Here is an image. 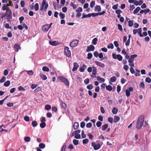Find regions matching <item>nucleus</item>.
I'll use <instances>...</instances> for the list:
<instances>
[{"instance_id": "obj_4", "label": "nucleus", "mask_w": 151, "mask_h": 151, "mask_svg": "<svg viewBox=\"0 0 151 151\" xmlns=\"http://www.w3.org/2000/svg\"><path fill=\"white\" fill-rule=\"evenodd\" d=\"M112 56L114 59H117L119 61L122 60L123 59L122 57L120 54L116 55L115 54L113 53L112 54Z\"/></svg>"}, {"instance_id": "obj_61", "label": "nucleus", "mask_w": 151, "mask_h": 151, "mask_svg": "<svg viewBox=\"0 0 151 151\" xmlns=\"http://www.w3.org/2000/svg\"><path fill=\"white\" fill-rule=\"evenodd\" d=\"M84 82L86 84H87L89 82V79L88 78H87L84 80Z\"/></svg>"}, {"instance_id": "obj_60", "label": "nucleus", "mask_w": 151, "mask_h": 151, "mask_svg": "<svg viewBox=\"0 0 151 151\" xmlns=\"http://www.w3.org/2000/svg\"><path fill=\"white\" fill-rule=\"evenodd\" d=\"M24 17L23 16L19 18V20L21 24L22 23V22L24 20Z\"/></svg>"}, {"instance_id": "obj_29", "label": "nucleus", "mask_w": 151, "mask_h": 151, "mask_svg": "<svg viewBox=\"0 0 151 151\" xmlns=\"http://www.w3.org/2000/svg\"><path fill=\"white\" fill-rule=\"evenodd\" d=\"M10 84V82L8 80L5 82L4 83V86L6 87L9 86Z\"/></svg>"}, {"instance_id": "obj_41", "label": "nucleus", "mask_w": 151, "mask_h": 151, "mask_svg": "<svg viewBox=\"0 0 151 151\" xmlns=\"http://www.w3.org/2000/svg\"><path fill=\"white\" fill-rule=\"evenodd\" d=\"M78 142L79 141L78 140L75 139H73V143L75 145H77L78 144Z\"/></svg>"}, {"instance_id": "obj_28", "label": "nucleus", "mask_w": 151, "mask_h": 151, "mask_svg": "<svg viewBox=\"0 0 151 151\" xmlns=\"http://www.w3.org/2000/svg\"><path fill=\"white\" fill-rule=\"evenodd\" d=\"M45 147V145L43 143H40L39 145V147L40 149H43Z\"/></svg>"}, {"instance_id": "obj_64", "label": "nucleus", "mask_w": 151, "mask_h": 151, "mask_svg": "<svg viewBox=\"0 0 151 151\" xmlns=\"http://www.w3.org/2000/svg\"><path fill=\"white\" fill-rule=\"evenodd\" d=\"M24 120L26 122H28L29 120V117L27 116H25L24 117Z\"/></svg>"}, {"instance_id": "obj_14", "label": "nucleus", "mask_w": 151, "mask_h": 151, "mask_svg": "<svg viewBox=\"0 0 151 151\" xmlns=\"http://www.w3.org/2000/svg\"><path fill=\"white\" fill-rule=\"evenodd\" d=\"M78 64L77 63H73V67L72 69V71H74L76 70L78 67Z\"/></svg>"}, {"instance_id": "obj_48", "label": "nucleus", "mask_w": 151, "mask_h": 151, "mask_svg": "<svg viewBox=\"0 0 151 151\" xmlns=\"http://www.w3.org/2000/svg\"><path fill=\"white\" fill-rule=\"evenodd\" d=\"M133 22L130 20L128 21V25L129 27H132L133 25Z\"/></svg>"}, {"instance_id": "obj_5", "label": "nucleus", "mask_w": 151, "mask_h": 151, "mask_svg": "<svg viewBox=\"0 0 151 151\" xmlns=\"http://www.w3.org/2000/svg\"><path fill=\"white\" fill-rule=\"evenodd\" d=\"M91 145L93 147V149L95 150H97L101 148V145L99 144H96L95 142H92L91 143Z\"/></svg>"}, {"instance_id": "obj_57", "label": "nucleus", "mask_w": 151, "mask_h": 151, "mask_svg": "<svg viewBox=\"0 0 151 151\" xmlns=\"http://www.w3.org/2000/svg\"><path fill=\"white\" fill-rule=\"evenodd\" d=\"M88 140L87 139H83V144H87L88 142Z\"/></svg>"}, {"instance_id": "obj_37", "label": "nucleus", "mask_w": 151, "mask_h": 151, "mask_svg": "<svg viewBox=\"0 0 151 151\" xmlns=\"http://www.w3.org/2000/svg\"><path fill=\"white\" fill-rule=\"evenodd\" d=\"M32 124L33 127H36L37 125V122L35 121H33L32 123Z\"/></svg>"}, {"instance_id": "obj_26", "label": "nucleus", "mask_w": 151, "mask_h": 151, "mask_svg": "<svg viewBox=\"0 0 151 151\" xmlns=\"http://www.w3.org/2000/svg\"><path fill=\"white\" fill-rule=\"evenodd\" d=\"M91 14H83V16L81 17V19H83L84 18H86L87 17H91Z\"/></svg>"}, {"instance_id": "obj_6", "label": "nucleus", "mask_w": 151, "mask_h": 151, "mask_svg": "<svg viewBox=\"0 0 151 151\" xmlns=\"http://www.w3.org/2000/svg\"><path fill=\"white\" fill-rule=\"evenodd\" d=\"M64 51L65 55L67 57H70L71 55V52L69 50V48L68 47H67L64 48Z\"/></svg>"}, {"instance_id": "obj_63", "label": "nucleus", "mask_w": 151, "mask_h": 151, "mask_svg": "<svg viewBox=\"0 0 151 151\" xmlns=\"http://www.w3.org/2000/svg\"><path fill=\"white\" fill-rule=\"evenodd\" d=\"M101 122L99 121L97 122L96 123V125L98 127H100L101 126Z\"/></svg>"}, {"instance_id": "obj_3", "label": "nucleus", "mask_w": 151, "mask_h": 151, "mask_svg": "<svg viewBox=\"0 0 151 151\" xmlns=\"http://www.w3.org/2000/svg\"><path fill=\"white\" fill-rule=\"evenodd\" d=\"M48 7V4L47 3L46 0H43L41 5V7L40 8V10L42 11L44 9V10L46 11Z\"/></svg>"}, {"instance_id": "obj_32", "label": "nucleus", "mask_w": 151, "mask_h": 151, "mask_svg": "<svg viewBox=\"0 0 151 151\" xmlns=\"http://www.w3.org/2000/svg\"><path fill=\"white\" fill-rule=\"evenodd\" d=\"M42 70L44 71L49 72V68L46 66L43 67Z\"/></svg>"}, {"instance_id": "obj_21", "label": "nucleus", "mask_w": 151, "mask_h": 151, "mask_svg": "<svg viewBox=\"0 0 151 151\" xmlns=\"http://www.w3.org/2000/svg\"><path fill=\"white\" fill-rule=\"evenodd\" d=\"M108 125L107 124H105L103 125L102 127V130L103 131H105L107 128Z\"/></svg>"}, {"instance_id": "obj_46", "label": "nucleus", "mask_w": 151, "mask_h": 151, "mask_svg": "<svg viewBox=\"0 0 151 151\" xmlns=\"http://www.w3.org/2000/svg\"><path fill=\"white\" fill-rule=\"evenodd\" d=\"M4 27L7 29H11L12 28V27L10 26L9 24L8 23H6L4 25Z\"/></svg>"}, {"instance_id": "obj_50", "label": "nucleus", "mask_w": 151, "mask_h": 151, "mask_svg": "<svg viewBox=\"0 0 151 151\" xmlns=\"http://www.w3.org/2000/svg\"><path fill=\"white\" fill-rule=\"evenodd\" d=\"M62 106L63 108L65 109L67 108V105L64 102H63L62 104Z\"/></svg>"}, {"instance_id": "obj_54", "label": "nucleus", "mask_w": 151, "mask_h": 151, "mask_svg": "<svg viewBox=\"0 0 151 151\" xmlns=\"http://www.w3.org/2000/svg\"><path fill=\"white\" fill-rule=\"evenodd\" d=\"M70 6H72L73 9H76L77 8L76 5L74 4L73 2H71L70 4Z\"/></svg>"}, {"instance_id": "obj_36", "label": "nucleus", "mask_w": 151, "mask_h": 151, "mask_svg": "<svg viewBox=\"0 0 151 151\" xmlns=\"http://www.w3.org/2000/svg\"><path fill=\"white\" fill-rule=\"evenodd\" d=\"M97 80L98 81H101V82H103L105 81V80L103 78H102L100 77L99 76H98L97 77Z\"/></svg>"}, {"instance_id": "obj_52", "label": "nucleus", "mask_w": 151, "mask_h": 151, "mask_svg": "<svg viewBox=\"0 0 151 151\" xmlns=\"http://www.w3.org/2000/svg\"><path fill=\"white\" fill-rule=\"evenodd\" d=\"M145 81L146 82L149 83L151 82V79L149 77H147L145 79Z\"/></svg>"}, {"instance_id": "obj_34", "label": "nucleus", "mask_w": 151, "mask_h": 151, "mask_svg": "<svg viewBox=\"0 0 151 151\" xmlns=\"http://www.w3.org/2000/svg\"><path fill=\"white\" fill-rule=\"evenodd\" d=\"M24 141L27 142H29L31 140V138L29 137H25L24 138Z\"/></svg>"}, {"instance_id": "obj_49", "label": "nucleus", "mask_w": 151, "mask_h": 151, "mask_svg": "<svg viewBox=\"0 0 151 151\" xmlns=\"http://www.w3.org/2000/svg\"><path fill=\"white\" fill-rule=\"evenodd\" d=\"M110 80L112 82H114L116 81V78L115 77L113 76L111 78Z\"/></svg>"}, {"instance_id": "obj_53", "label": "nucleus", "mask_w": 151, "mask_h": 151, "mask_svg": "<svg viewBox=\"0 0 151 151\" xmlns=\"http://www.w3.org/2000/svg\"><path fill=\"white\" fill-rule=\"evenodd\" d=\"M27 73L30 76H32L33 75L34 73L32 70L27 71Z\"/></svg>"}, {"instance_id": "obj_62", "label": "nucleus", "mask_w": 151, "mask_h": 151, "mask_svg": "<svg viewBox=\"0 0 151 151\" xmlns=\"http://www.w3.org/2000/svg\"><path fill=\"white\" fill-rule=\"evenodd\" d=\"M109 122H110L112 124L113 122V119L111 117H109L108 118V119Z\"/></svg>"}, {"instance_id": "obj_19", "label": "nucleus", "mask_w": 151, "mask_h": 151, "mask_svg": "<svg viewBox=\"0 0 151 151\" xmlns=\"http://www.w3.org/2000/svg\"><path fill=\"white\" fill-rule=\"evenodd\" d=\"M137 33H139V35L141 37H142L143 36V35L142 34V29L141 28H139L137 29Z\"/></svg>"}, {"instance_id": "obj_25", "label": "nucleus", "mask_w": 151, "mask_h": 151, "mask_svg": "<svg viewBox=\"0 0 151 151\" xmlns=\"http://www.w3.org/2000/svg\"><path fill=\"white\" fill-rule=\"evenodd\" d=\"M140 9H141L139 7H137L134 10L133 12V13L134 14H137Z\"/></svg>"}, {"instance_id": "obj_12", "label": "nucleus", "mask_w": 151, "mask_h": 151, "mask_svg": "<svg viewBox=\"0 0 151 151\" xmlns=\"http://www.w3.org/2000/svg\"><path fill=\"white\" fill-rule=\"evenodd\" d=\"M14 48L15 51L16 52H18L19 49H20V47L18 43H17L14 45Z\"/></svg>"}, {"instance_id": "obj_59", "label": "nucleus", "mask_w": 151, "mask_h": 151, "mask_svg": "<svg viewBox=\"0 0 151 151\" xmlns=\"http://www.w3.org/2000/svg\"><path fill=\"white\" fill-rule=\"evenodd\" d=\"M95 5V2L94 1H92L90 4V6L91 8H93L94 7Z\"/></svg>"}, {"instance_id": "obj_8", "label": "nucleus", "mask_w": 151, "mask_h": 151, "mask_svg": "<svg viewBox=\"0 0 151 151\" xmlns=\"http://www.w3.org/2000/svg\"><path fill=\"white\" fill-rule=\"evenodd\" d=\"M133 91V88L132 87H130L128 89H126L125 90V93L126 96L127 97H129L130 95V91Z\"/></svg>"}, {"instance_id": "obj_38", "label": "nucleus", "mask_w": 151, "mask_h": 151, "mask_svg": "<svg viewBox=\"0 0 151 151\" xmlns=\"http://www.w3.org/2000/svg\"><path fill=\"white\" fill-rule=\"evenodd\" d=\"M107 47L109 49H113L114 48L113 45L112 43H110L108 45Z\"/></svg>"}, {"instance_id": "obj_42", "label": "nucleus", "mask_w": 151, "mask_h": 151, "mask_svg": "<svg viewBox=\"0 0 151 151\" xmlns=\"http://www.w3.org/2000/svg\"><path fill=\"white\" fill-rule=\"evenodd\" d=\"M82 8L81 7H79L76 10V12L77 13L81 12L82 11Z\"/></svg>"}, {"instance_id": "obj_22", "label": "nucleus", "mask_w": 151, "mask_h": 151, "mask_svg": "<svg viewBox=\"0 0 151 151\" xmlns=\"http://www.w3.org/2000/svg\"><path fill=\"white\" fill-rule=\"evenodd\" d=\"M118 111V109L115 107H114L112 111V112L113 114H117V112Z\"/></svg>"}, {"instance_id": "obj_9", "label": "nucleus", "mask_w": 151, "mask_h": 151, "mask_svg": "<svg viewBox=\"0 0 151 151\" xmlns=\"http://www.w3.org/2000/svg\"><path fill=\"white\" fill-rule=\"evenodd\" d=\"M50 28V27H49L48 24L43 25L42 27V30L45 32H47Z\"/></svg>"}, {"instance_id": "obj_33", "label": "nucleus", "mask_w": 151, "mask_h": 151, "mask_svg": "<svg viewBox=\"0 0 151 151\" xmlns=\"http://www.w3.org/2000/svg\"><path fill=\"white\" fill-rule=\"evenodd\" d=\"M140 75V70L136 69V72L135 73V76H139Z\"/></svg>"}, {"instance_id": "obj_23", "label": "nucleus", "mask_w": 151, "mask_h": 151, "mask_svg": "<svg viewBox=\"0 0 151 151\" xmlns=\"http://www.w3.org/2000/svg\"><path fill=\"white\" fill-rule=\"evenodd\" d=\"M120 119V117L116 116H115L114 117V122L115 123H116Z\"/></svg>"}, {"instance_id": "obj_31", "label": "nucleus", "mask_w": 151, "mask_h": 151, "mask_svg": "<svg viewBox=\"0 0 151 151\" xmlns=\"http://www.w3.org/2000/svg\"><path fill=\"white\" fill-rule=\"evenodd\" d=\"M98 41V39L96 37L94 38L92 40V43L94 45H96L97 43V41Z\"/></svg>"}, {"instance_id": "obj_11", "label": "nucleus", "mask_w": 151, "mask_h": 151, "mask_svg": "<svg viewBox=\"0 0 151 151\" xmlns=\"http://www.w3.org/2000/svg\"><path fill=\"white\" fill-rule=\"evenodd\" d=\"M137 56V55L136 54H134L133 55H132L131 56V58L129 59L128 60V62L129 63H132L134 59V58L135 57H136Z\"/></svg>"}, {"instance_id": "obj_39", "label": "nucleus", "mask_w": 151, "mask_h": 151, "mask_svg": "<svg viewBox=\"0 0 151 151\" xmlns=\"http://www.w3.org/2000/svg\"><path fill=\"white\" fill-rule=\"evenodd\" d=\"M87 88L89 90H91L93 88V86L91 84H90L87 86Z\"/></svg>"}, {"instance_id": "obj_40", "label": "nucleus", "mask_w": 151, "mask_h": 151, "mask_svg": "<svg viewBox=\"0 0 151 151\" xmlns=\"http://www.w3.org/2000/svg\"><path fill=\"white\" fill-rule=\"evenodd\" d=\"M93 56V55L91 53H89L87 55V58L88 59H91Z\"/></svg>"}, {"instance_id": "obj_20", "label": "nucleus", "mask_w": 151, "mask_h": 151, "mask_svg": "<svg viewBox=\"0 0 151 151\" xmlns=\"http://www.w3.org/2000/svg\"><path fill=\"white\" fill-rule=\"evenodd\" d=\"M49 43L50 45L52 46H56L58 45L57 42L55 41H52L50 40Z\"/></svg>"}, {"instance_id": "obj_24", "label": "nucleus", "mask_w": 151, "mask_h": 151, "mask_svg": "<svg viewBox=\"0 0 151 151\" xmlns=\"http://www.w3.org/2000/svg\"><path fill=\"white\" fill-rule=\"evenodd\" d=\"M79 127V124L77 122H75L73 125V128L76 130L78 129Z\"/></svg>"}, {"instance_id": "obj_47", "label": "nucleus", "mask_w": 151, "mask_h": 151, "mask_svg": "<svg viewBox=\"0 0 151 151\" xmlns=\"http://www.w3.org/2000/svg\"><path fill=\"white\" fill-rule=\"evenodd\" d=\"M42 90L41 88L39 87L35 90V91L36 92H38Z\"/></svg>"}, {"instance_id": "obj_17", "label": "nucleus", "mask_w": 151, "mask_h": 151, "mask_svg": "<svg viewBox=\"0 0 151 151\" xmlns=\"http://www.w3.org/2000/svg\"><path fill=\"white\" fill-rule=\"evenodd\" d=\"M10 5L8 4H4L3 5V6L2 7V9L3 10L5 11L8 8V6H10Z\"/></svg>"}, {"instance_id": "obj_35", "label": "nucleus", "mask_w": 151, "mask_h": 151, "mask_svg": "<svg viewBox=\"0 0 151 151\" xmlns=\"http://www.w3.org/2000/svg\"><path fill=\"white\" fill-rule=\"evenodd\" d=\"M40 126L42 128H44L46 126V123L45 122H42L40 124Z\"/></svg>"}, {"instance_id": "obj_10", "label": "nucleus", "mask_w": 151, "mask_h": 151, "mask_svg": "<svg viewBox=\"0 0 151 151\" xmlns=\"http://www.w3.org/2000/svg\"><path fill=\"white\" fill-rule=\"evenodd\" d=\"M95 47L92 45H90L89 46H88L87 49L86 50V51L87 52H90V51H93L94 50Z\"/></svg>"}, {"instance_id": "obj_7", "label": "nucleus", "mask_w": 151, "mask_h": 151, "mask_svg": "<svg viewBox=\"0 0 151 151\" xmlns=\"http://www.w3.org/2000/svg\"><path fill=\"white\" fill-rule=\"evenodd\" d=\"M78 40H75L71 42L70 45L72 47H75L77 45L78 43Z\"/></svg>"}, {"instance_id": "obj_55", "label": "nucleus", "mask_w": 151, "mask_h": 151, "mask_svg": "<svg viewBox=\"0 0 151 151\" xmlns=\"http://www.w3.org/2000/svg\"><path fill=\"white\" fill-rule=\"evenodd\" d=\"M6 80V78L4 76H3L0 80V82L2 83L4 82Z\"/></svg>"}, {"instance_id": "obj_58", "label": "nucleus", "mask_w": 151, "mask_h": 151, "mask_svg": "<svg viewBox=\"0 0 151 151\" xmlns=\"http://www.w3.org/2000/svg\"><path fill=\"white\" fill-rule=\"evenodd\" d=\"M66 147V145L65 144L63 145V147L62 148L60 151H65V149Z\"/></svg>"}, {"instance_id": "obj_13", "label": "nucleus", "mask_w": 151, "mask_h": 151, "mask_svg": "<svg viewBox=\"0 0 151 151\" xmlns=\"http://www.w3.org/2000/svg\"><path fill=\"white\" fill-rule=\"evenodd\" d=\"M95 62L97 65L100 66L101 68H104L105 66V65L104 63H102L98 61H95Z\"/></svg>"}, {"instance_id": "obj_2", "label": "nucleus", "mask_w": 151, "mask_h": 151, "mask_svg": "<svg viewBox=\"0 0 151 151\" xmlns=\"http://www.w3.org/2000/svg\"><path fill=\"white\" fill-rule=\"evenodd\" d=\"M58 79L63 82L66 86L69 87L70 82L67 79L62 76H59Z\"/></svg>"}, {"instance_id": "obj_56", "label": "nucleus", "mask_w": 151, "mask_h": 151, "mask_svg": "<svg viewBox=\"0 0 151 151\" xmlns=\"http://www.w3.org/2000/svg\"><path fill=\"white\" fill-rule=\"evenodd\" d=\"M85 125V123L84 122H81L80 123V126L82 128H83Z\"/></svg>"}, {"instance_id": "obj_1", "label": "nucleus", "mask_w": 151, "mask_h": 151, "mask_svg": "<svg viewBox=\"0 0 151 151\" xmlns=\"http://www.w3.org/2000/svg\"><path fill=\"white\" fill-rule=\"evenodd\" d=\"M144 120V116L143 115L139 116L137 121L136 127L138 129H140L142 127Z\"/></svg>"}, {"instance_id": "obj_30", "label": "nucleus", "mask_w": 151, "mask_h": 151, "mask_svg": "<svg viewBox=\"0 0 151 151\" xmlns=\"http://www.w3.org/2000/svg\"><path fill=\"white\" fill-rule=\"evenodd\" d=\"M51 108V106L49 104H46L45 106V109L48 111L50 110Z\"/></svg>"}, {"instance_id": "obj_16", "label": "nucleus", "mask_w": 151, "mask_h": 151, "mask_svg": "<svg viewBox=\"0 0 151 151\" xmlns=\"http://www.w3.org/2000/svg\"><path fill=\"white\" fill-rule=\"evenodd\" d=\"M5 14L6 16L9 15L10 14H12L11 10L9 9V8H8L7 9L5 13Z\"/></svg>"}, {"instance_id": "obj_45", "label": "nucleus", "mask_w": 151, "mask_h": 151, "mask_svg": "<svg viewBox=\"0 0 151 151\" xmlns=\"http://www.w3.org/2000/svg\"><path fill=\"white\" fill-rule=\"evenodd\" d=\"M59 16L60 17L61 19H64L65 17V14H63L61 12H60L59 13Z\"/></svg>"}, {"instance_id": "obj_44", "label": "nucleus", "mask_w": 151, "mask_h": 151, "mask_svg": "<svg viewBox=\"0 0 151 151\" xmlns=\"http://www.w3.org/2000/svg\"><path fill=\"white\" fill-rule=\"evenodd\" d=\"M35 9L36 11H37L39 10V4L38 3H36L35 4Z\"/></svg>"}, {"instance_id": "obj_27", "label": "nucleus", "mask_w": 151, "mask_h": 151, "mask_svg": "<svg viewBox=\"0 0 151 151\" xmlns=\"http://www.w3.org/2000/svg\"><path fill=\"white\" fill-rule=\"evenodd\" d=\"M112 87L110 85L106 86V89L109 91H111L112 90Z\"/></svg>"}, {"instance_id": "obj_51", "label": "nucleus", "mask_w": 151, "mask_h": 151, "mask_svg": "<svg viewBox=\"0 0 151 151\" xmlns=\"http://www.w3.org/2000/svg\"><path fill=\"white\" fill-rule=\"evenodd\" d=\"M130 9L129 10L130 12L132 11L133 9H134L135 8V6L134 5H130Z\"/></svg>"}, {"instance_id": "obj_43", "label": "nucleus", "mask_w": 151, "mask_h": 151, "mask_svg": "<svg viewBox=\"0 0 151 151\" xmlns=\"http://www.w3.org/2000/svg\"><path fill=\"white\" fill-rule=\"evenodd\" d=\"M6 16L7 19L8 20V21H11L10 19L12 18V14H10L9 15H7Z\"/></svg>"}, {"instance_id": "obj_15", "label": "nucleus", "mask_w": 151, "mask_h": 151, "mask_svg": "<svg viewBox=\"0 0 151 151\" xmlns=\"http://www.w3.org/2000/svg\"><path fill=\"white\" fill-rule=\"evenodd\" d=\"M101 10V7L100 6L97 5L95 7V11L96 12H100Z\"/></svg>"}, {"instance_id": "obj_18", "label": "nucleus", "mask_w": 151, "mask_h": 151, "mask_svg": "<svg viewBox=\"0 0 151 151\" xmlns=\"http://www.w3.org/2000/svg\"><path fill=\"white\" fill-rule=\"evenodd\" d=\"M40 76L41 78L43 80H45L47 79V77L45 75H44L42 73H40Z\"/></svg>"}]
</instances>
